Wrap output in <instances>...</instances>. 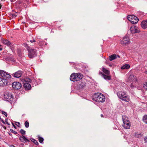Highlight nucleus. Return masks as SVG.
<instances>
[{
	"label": "nucleus",
	"mask_w": 147,
	"mask_h": 147,
	"mask_svg": "<svg viewBox=\"0 0 147 147\" xmlns=\"http://www.w3.org/2000/svg\"><path fill=\"white\" fill-rule=\"evenodd\" d=\"M12 86L14 89L18 90L22 87V85L19 82H14L12 83Z\"/></svg>",
	"instance_id": "nucleus-7"
},
{
	"label": "nucleus",
	"mask_w": 147,
	"mask_h": 147,
	"mask_svg": "<svg viewBox=\"0 0 147 147\" xmlns=\"http://www.w3.org/2000/svg\"><path fill=\"white\" fill-rule=\"evenodd\" d=\"M101 117H103V115L102 114H101Z\"/></svg>",
	"instance_id": "nucleus-54"
},
{
	"label": "nucleus",
	"mask_w": 147,
	"mask_h": 147,
	"mask_svg": "<svg viewBox=\"0 0 147 147\" xmlns=\"http://www.w3.org/2000/svg\"><path fill=\"white\" fill-rule=\"evenodd\" d=\"M130 40L128 37L125 36L123 37L122 40L121 41V43L122 44L126 45L129 44L130 43Z\"/></svg>",
	"instance_id": "nucleus-10"
},
{
	"label": "nucleus",
	"mask_w": 147,
	"mask_h": 147,
	"mask_svg": "<svg viewBox=\"0 0 147 147\" xmlns=\"http://www.w3.org/2000/svg\"><path fill=\"white\" fill-rule=\"evenodd\" d=\"M30 42H31V43H32V42H33V41H32V40H30Z\"/></svg>",
	"instance_id": "nucleus-48"
},
{
	"label": "nucleus",
	"mask_w": 147,
	"mask_h": 147,
	"mask_svg": "<svg viewBox=\"0 0 147 147\" xmlns=\"http://www.w3.org/2000/svg\"><path fill=\"white\" fill-rule=\"evenodd\" d=\"M142 119H147V115H146L144 116Z\"/></svg>",
	"instance_id": "nucleus-35"
},
{
	"label": "nucleus",
	"mask_w": 147,
	"mask_h": 147,
	"mask_svg": "<svg viewBox=\"0 0 147 147\" xmlns=\"http://www.w3.org/2000/svg\"><path fill=\"white\" fill-rule=\"evenodd\" d=\"M20 140L22 142H24L25 141V142H30V141L27 139L25 136H23L22 137H20L19 138Z\"/></svg>",
	"instance_id": "nucleus-19"
},
{
	"label": "nucleus",
	"mask_w": 147,
	"mask_h": 147,
	"mask_svg": "<svg viewBox=\"0 0 147 147\" xmlns=\"http://www.w3.org/2000/svg\"><path fill=\"white\" fill-rule=\"evenodd\" d=\"M15 125H17V126L19 127V125H20V123L19 122H16L15 123Z\"/></svg>",
	"instance_id": "nucleus-33"
},
{
	"label": "nucleus",
	"mask_w": 147,
	"mask_h": 147,
	"mask_svg": "<svg viewBox=\"0 0 147 147\" xmlns=\"http://www.w3.org/2000/svg\"><path fill=\"white\" fill-rule=\"evenodd\" d=\"M13 17H16V15H13Z\"/></svg>",
	"instance_id": "nucleus-47"
},
{
	"label": "nucleus",
	"mask_w": 147,
	"mask_h": 147,
	"mask_svg": "<svg viewBox=\"0 0 147 147\" xmlns=\"http://www.w3.org/2000/svg\"><path fill=\"white\" fill-rule=\"evenodd\" d=\"M99 74L100 75H102V74H103V73L101 71H100L99 72Z\"/></svg>",
	"instance_id": "nucleus-40"
},
{
	"label": "nucleus",
	"mask_w": 147,
	"mask_h": 147,
	"mask_svg": "<svg viewBox=\"0 0 147 147\" xmlns=\"http://www.w3.org/2000/svg\"><path fill=\"white\" fill-rule=\"evenodd\" d=\"M24 86L26 90H30L31 87L30 85L28 83H24Z\"/></svg>",
	"instance_id": "nucleus-18"
},
{
	"label": "nucleus",
	"mask_w": 147,
	"mask_h": 147,
	"mask_svg": "<svg viewBox=\"0 0 147 147\" xmlns=\"http://www.w3.org/2000/svg\"><path fill=\"white\" fill-rule=\"evenodd\" d=\"M130 31L132 34H134L140 32L139 28L136 26L131 27L130 28Z\"/></svg>",
	"instance_id": "nucleus-12"
},
{
	"label": "nucleus",
	"mask_w": 147,
	"mask_h": 147,
	"mask_svg": "<svg viewBox=\"0 0 147 147\" xmlns=\"http://www.w3.org/2000/svg\"><path fill=\"white\" fill-rule=\"evenodd\" d=\"M102 77L104 79L106 80H110L111 79V76L107 75H106L102 74Z\"/></svg>",
	"instance_id": "nucleus-21"
},
{
	"label": "nucleus",
	"mask_w": 147,
	"mask_h": 147,
	"mask_svg": "<svg viewBox=\"0 0 147 147\" xmlns=\"http://www.w3.org/2000/svg\"><path fill=\"white\" fill-rule=\"evenodd\" d=\"M32 41H33V42H35L36 41L34 39L33 40H32Z\"/></svg>",
	"instance_id": "nucleus-50"
},
{
	"label": "nucleus",
	"mask_w": 147,
	"mask_h": 147,
	"mask_svg": "<svg viewBox=\"0 0 147 147\" xmlns=\"http://www.w3.org/2000/svg\"><path fill=\"white\" fill-rule=\"evenodd\" d=\"M28 55L30 58H33L34 57L37 55L36 50L34 49H28Z\"/></svg>",
	"instance_id": "nucleus-5"
},
{
	"label": "nucleus",
	"mask_w": 147,
	"mask_h": 147,
	"mask_svg": "<svg viewBox=\"0 0 147 147\" xmlns=\"http://www.w3.org/2000/svg\"><path fill=\"white\" fill-rule=\"evenodd\" d=\"M124 117H125V116H123V118H122V119L123 120L124 119H125V118Z\"/></svg>",
	"instance_id": "nucleus-45"
},
{
	"label": "nucleus",
	"mask_w": 147,
	"mask_h": 147,
	"mask_svg": "<svg viewBox=\"0 0 147 147\" xmlns=\"http://www.w3.org/2000/svg\"><path fill=\"white\" fill-rule=\"evenodd\" d=\"M102 71L106 74L109 75L110 74V71L104 68L102 69Z\"/></svg>",
	"instance_id": "nucleus-23"
},
{
	"label": "nucleus",
	"mask_w": 147,
	"mask_h": 147,
	"mask_svg": "<svg viewBox=\"0 0 147 147\" xmlns=\"http://www.w3.org/2000/svg\"><path fill=\"white\" fill-rule=\"evenodd\" d=\"M12 124L13 126L14 127L15 129H16V127L15 126V125H14V123H12Z\"/></svg>",
	"instance_id": "nucleus-39"
},
{
	"label": "nucleus",
	"mask_w": 147,
	"mask_h": 147,
	"mask_svg": "<svg viewBox=\"0 0 147 147\" xmlns=\"http://www.w3.org/2000/svg\"><path fill=\"white\" fill-rule=\"evenodd\" d=\"M127 18L131 23L134 24H136L139 20L138 18L137 17L133 15L128 16Z\"/></svg>",
	"instance_id": "nucleus-4"
},
{
	"label": "nucleus",
	"mask_w": 147,
	"mask_h": 147,
	"mask_svg": "<svg viewBox=\"0 0 147 147\" xmlns=\"http://www.w3.org/2000/svg\"><path fill=\"white\" fill-rule=\"evenodd\" d=\"M4 97L8 100H11V99H12V95L11 93L8 92H6L4 94Z\"/></svg>",
	"instance_id": "nucleus-13"
},
{
	"label": "nucleus",
	"mask_w": 147,
	"mask_h": 147,
	"mask_svg": "<svg viewBox=\"0 0 147 147\" xmlns=\"http://www.w3.org/2000/svg\"><path fill=\"white\" fill-rule=\"evenodd\" d=\"M24 46L26 47V48L28 50V49H30V47L28 45V44H24Z\"/></svg>",
	"instance_id": "nucleus-28"
},
{
	"label": "nucleus",
	"mask_w": 147,
	"mask_h": 147,
	"mask_svg": "<svg viewBox=\"0 0 147 147\" xmlns=\"http://www.w3.org/2000/svg\"><path fill=\"white\" fill-rule=\"evenodd\" d=\"M83 77V75L80 73L72 74L70 76V79L71 81L74 82L81 79Z\"/></svg>",
	"instance_id": "nucleus-3"
},
{
	"label": "nucleus",
	"mask_w": 147,
	"mask_h": 147,
	"mask_svg": "<svg viewBox=\"0 0 147 147\" xmlns=\"http://www.w3.org/2000/svg\"><path fill=\"white\" fill-rule=\"evenodd\" d=\"M10 131L13 133H14L15 134H18L17 132L13 130V129H10Z\"/></svg>",
	"instance_id": "nucleus-30"
},
{
	"label": "nucleus",
	"mask_w": 147,
	"mask_h": 147,
	"mask_svg": "<svg viewBox=\"0 0 147 147\" xmlns=\"http://www.w3.org/2000/svg\"><path fill=\"white\" fill-rule=\"evenodd\" d=\"M3 127V126L2 125H1ZM3 128H4L5 129H6V128L5 126H3Z\"/></svg>",
	"instance_id": "nucleus-51"
},
{
	"label": "nucleus",
	"mask_w": 147,
	"mask_h": 147,
	"mask_svg": "<svg viewBox=\"0 0 147 147\" xmlns=\"http://www.w3.org/2000/svg\"><path fill=\"white\" fill-rule=\"evenodd\" d=\"M145 73L147 74V71H145Z\"/></svg>",
	"instance_id": "nucleus-49"
},
{
	"label": "nucleus",
	"mask_w": 147,
	"mask_h": 147,
	"mask_svg": "<svg viewBox=\"0 0 147 147\" xmlns=\"http://www.w3.org/2000/svg\"><path fill=\"white\" fill-rule=\"evenodd\" d=\"M118 97L122 100L127 102L130 101V99L127 94L124 92L120 91L117 93Z\"/></svg>",
	"instance_id": "nucleus-1"
},
{
	"label": "nucleus",
	"mask_w": 147,
	"mask_h": 147,
	"mask_svg": "<svg viewBox=\"0 0 147 147\" xmlns=\"http://www.w3.org/2000/svg\"><path fill=\"white\" fill-rule=\"evenodd\" d=\"M34 143L36 145H38V143L37 142V141L35 140Z\"/></svg>",
	"instance_id": "nucleus-36"
},
{
	"label": "nucleus",
	"mask_w": 147,
	"mask_h": 147,
	"mask_svg": "<svg viewBox=\"0 0 147 147\" xmlns=\"http://www.w3.org/2000/svg\"><path fill=\"white\" fill-rule=\"evenodd\" d=\"M1 5L0 4V9H1Z\"/></svg>",
	"instance_id": "nucleus-53"
},
{
	"label": "nucleus",
	"mask_w": 147,
	"mask_h": 147,
	"mask_svg": "<svg viewBox=\"0 0 147 147\" xmlns=\"http://www.w3.org/2000/svg\"><path fill=\"white\" fill-rule=\"evenodd\" d=\"M25 83H30L31 81V80L28 78H26L24 79Z\"/></svg>",
	"instance_id": "nucleus-24"
},
{
	"label": "nucleus",
	"mask_w": 147,
	"mask_h": 147,
	"mask_svg": "<svg viewBox=\"0 0 147 147\" xmlns=\"http://www.w3.org/2000/svg\"><path fill=\"white\" fill-rule=\"evenodd\" d=\"M2 42L5 45L11 48L13 47V44L7 40L3 39L2 40Z\"/></svg>",
	"instance_id": "nucleus-9"
},
{
	"label": "nucleus",
	"mask_w": 147,
	"mask_h": 147,
	"mask_svg": "<svg viewBox=\"0 0 147 147\" xmlns=\"http://www.w3.org/2000/svg\"><path fill=\"white\" fill-rule=\"evenodd\" d=\"M3 77L6 78H11V76L8 73L4 71L3 74Z\"/></svg>",
	"instance_id": "nucleus-17"
},
{
	"label": "nucleus",
	"mask_w": 147,
	"mask_h": 147,
	"mask_svg": "<svg viewBox=\"0 0 147 147\" xmlns=\"http://www.w3.org/2000/svg\"><path fill=\"white\" fill-rule=\"evenodd\" d=\"M135 136V137L138 138H139V137H141L142 136V135L141 134V133L137 132L136 133Z\"/></svg>",
	"instance_id": "nucleus-25"
},
{
	"label": "nucleus",
	"mask_w": 147,
	"mask_h": 147,
	"mask_svg": "<svg viewBox=\"0 0 147 147\" xmlns=\"http://www.w3.org/2000/svg\"><path fill=\"white\" fill-rule=\"evenodd\" d=\"M86 83L85 82H82L79 84V88H84L86 86Z\"/></svg>",
	"instance_id": "nucleus-20"
},
{
	"label": "nucleus",
	"mask_w": 147,
	"mask_h": 147,
	"mask_svg": "<svg viewBox=\"0 0 147 147\" xmlns=\"http://www.w3.org/2000/svg\"><path fill=\"white\" fill-rule=\"evenodd\" d=\"M10 147H16L15 146L13 145H12L10 146Z\"/></svg>",
	"instance_id": "nucleus-46"
},
{
	"label": "nucleus",
	"mask_w": 147,
	"mask_h": 147,
	"mask_svg": "<svg viewBox=\"0 0 147 147\" xmlns=\"http://www.w3.org/2000/svg\"><path fill=\"white\" fill-rule=\"evenodd\" d=\"M144 140L145 142L147 143V137H145L144 138Z\"/></svg>",
	"instance_id": "nucleus-38"
},
{
	"label": "nucleus",
	"mask_w": 147,
	"mask_h": 147,
	"mask_svg": "<svg viewBox=\"0 0 147 147\" xmlns=\"http://www.w3.org/2000/svg\"><path fill=\"white\" fill-rule=\"evenodd\" d=\"M128 81L129 82H133L131 84V86L132 87H134V86L133 85L134 84L136 83L137 82V80L136 78L134 75L131 74L129 76L128 78Z\"/></svg>",
	"instance_id": "nucleus-6"
},
{
	"label": "nucleus",
	"mask_w": 147,
	"mask_h": 147,
	"mask_svg": "<svg viewBox=\"0 0 147 147\" xmlns=\"http://www.w3.org/2000/svg\"><path fill=\"white\" fill-rule=\"evenodd\" d=\"M20 132L22 134H25L26 131L23 129H22L20 130Z\"/></svg>",
	"instance_id": "nucleus-29"
},
{
	"label": "nucleus",
	"mask_w": 147,
	"mask_h": 147,
	"mask_svg": "<svg viewBox=\"0 0 147 147\" xmlns=\"http://www.w3.org/2000/svg\"><path fill=\"white\" fill-rule=\"evenodd\" d=\"M144 122L146 124H147V120H143Z\"/></svg>",
	"instance_id": "nucleus-43"
},
{
	"label": "nucleus",
	"mask_w": 147,
	"mask_h": 147,
	"mask_svg": "<svg viewBox=\"0 0 147 147\" xmlns=\"http://www.w3.org/2000/svg\"><path fill=\"white\" fill-rule=\"evenodd\" d=\"M109 66H112V65L111 64H109Z\"/></svg>",
	"instance_id": "nucleus-55"
},
{
	"label": "nucleus",
	"mask_w": 147,
	"mask_h": 147,
	"mask_svg": "<svg viewBox=\"0 0 147 147\" xmlns=\"http://www.w3.org/2000/svg\"><path fill=\"white\" fill-rule=\"evenodd\" d=\"M2 50V49L1 48H0V50Z\"/></svg>",
	"instance_id": "nucleus-56"
},
{
	"label": "nucleus",
	"mask_w": 147,
	"mask_h": 147,
	"mask_svg": "<svg viewBox=\"0 0 147 147\" xmlns=\"http://www.w3.org/2000/svg\"><path fill=\"white\" fill-rule=\"evenodd\" d=\"M5 124L6 123L7 124L9 125H10V123L8 122L7 120H5Z\"/></svg>",
	"instance_id": "nucleus-37"
},
{
	"label": "nucleus",
	"mask_w": 147,
	"mask_h": 147,
	"mask_svg": "<svg viewBox=\"0 0 147 147\" xmlns=\"http://www.w3.org/2000/svg\"><path fill=\"white\" fill-rule=\"evenodd\" d=\"M142 27L144 29L147 28V20L143 21L141 24Z\"/></svg>",
	"instance_id": "nucleus-15"
},
{
	"label": "nucleus",
	"mask_w": 147,
	"mask_h": 147,
	"mask_svg": "<svg viewBox=\"0 0 147 147\" xmlns=\"http://www.w3.org/2000/svg\"><path fill=\"white\" fill-rule=\"evenodd\" d=\"M123 126L124 128L126 129H128L129 128L131 125L130 122L129 120H123Z\"/></svg>",
	"instance_id": "nucleus-8"
},
{
	"label": "nucleus",
	"mask_w": 147,
	"mask_h": 147,
	"mask_svg": "<svg viewBox=\"0 0 147 147\" xmlns=\"http://www.w3.org/2000/svg\"><path fill=\"white\" fill-rule=\"evenodd\" d=\"M4 71L0 70V76L3 77V74L4 73Z\"/></svg>",
	"instance_id": "nucleus-31"
},
{
	"label": "nucleus",
	"mask_w": 147,
	"mask_h": 147,
	"mask_svg": "<svg viewBox=\"0 0 147 147\" xmlns=\"http://www.w3.org/2000/svg\"><path fill=\"white\" fill-rule=\"evenodd\" d=\"M119 56L118 55L113 54L109 56V60L111 61L115 59L117 57L119 58Z\"/></svg>",
	"instance_id": "nucleus-16"
},
{
	"label": "nucleus",
	"mask_w": 147,
	"mask_h": 147,
	"mask_svg": "<svg viewBox=\"0 0 147 147\" xmlns=\"http://www.w3.org/2000/svg\"><path fill=\"white\" fill-rule=\"evenodd\" d=\"M93 99L97 102H103L105 101V97L103 94L99 93L95 94L93 96Z\"/></svg>",
	"instance_id": "nucleus-2"
},
{
	"label": "nucleus",
	"mask_w": 147,
	"mask_h": 147,
	"mask_svg": "<svg viewBox=\"0 0 147 147\" xmlns=\"http://www.w3.org/2000/svg\"><path fill=\"white\" fill-rule=\"evenodd\" d=\"M31 140L32 141V142H33L35 140L34 139H33V138H32L31 139Z\"/></svg>",
	"instance_id": "nucleus-42"
},
{
	"label": "nucleus",
	"mask_w": 147,
	"mask_h": 147,
	"mask_svg": "<svg viewBox=\"0 0 147 147\" xmlns=\"http://www.w3.org/2000/svg\"><path fill=\"white\" fill-rule=\"evenodd\" d=\"M2 113L5 116L7 117V114L6 112L4 111H2Z\"/></svg>",
	"instance_id": "nucleus-32"
},
{
	"label": "nucleus",
	"mask_w": 147,
	"mask_h": 147,
	"mask_svg": "<svg viewBox=\"0 0 147 147\" xmlns=\"http://www.w3.org/2000/svg\"><path fill=\"white\" fill-rule=\"evenodd\" d=\"M2 122L4 124H5V121H4V120H1Z\"/></svg>",
	"instance_id": "nucleus-41"
},
{
	"label": "nucleus",
	"mask_w": 147,
	"mask_h": 147,
	"mask_svg": "<svg viewBox=\"0 0 147 147\" xmlns=\"http://www.w3.org/2000/svg\"><path fill=\"white\" fill-rule=\"evenodd\" d=\"M8 84V81L5 79L0 78V86H3Z\"/></svg>",
	"instance_id": "nucleus-11"
},
{
	"label": "nucleus",
	"mask_w": 147,
	"mask_h": 147,
	"mask_svg": "<svg viewBox=\"0 0 147 147\" xmlns=\"http://www.w3.org/2000/svg\"><path fill=\"white\" fill-rule=\"evenodd\" d=\"M9 135H11V133H9Z\"/></svg>",
	"instance_id": "nucleus-52"
},
{
	"label": "nucleus",
	"mask_w": 147,
	"mask_h": 147,
	"mask_svg": "<svg viewBox=\"0 0 147 147\" xmlns=\"http://www.w3.org/2000/svg\"><path fill=\"white\" fill-rule=\"evenodd\" d=\"M130 67V66L129 64H126L122 66L121 67V69H129Z\"/></svg>",
	"instance_id": "nucleus-22"
},
{
	"label": "nucleus",
	"mask_w": 147,
	"mask_h": 147,
	"mask_svg": "<svg viewBox=\"0 0 147 147\" xmlns=\"http://www.w3.org/2000/svg\"><path fill=\"white\" fill-rule=\"evenodd\" d=\"M25 126L26 127L28 128L29 126V123L27 121H26L24 123Z\"/></svg>",
	"instance_id": "nucleus-27"
},
{
	"label": "nucleus",
	"mask_w": 147,
	"mask_h": 147,
	"mask_svg": "<svg viewBox=\"0 0 147 147\" xmlns=\"http://www.w3.org/2000/svg\"><path fill=\"white\" fill-rule=\"evenodd\" d=\"M22 74V71H18L14 74L13 76L16 78H19L21 77Z\"/></svg>",
	"instance_id": "nucleus-14"
},
{
	"label": "nucleus",
	"mask_w": 147,
	"mask_h": 147,
	"mask_svg": "<svg viewBox=\"0 0 147 147\" xmlns=\"http://www.w3.org/2000/svg\"><path fill=\"white\" fill-rule=\"evenodd\" d=\"M106 63H107V61H106Z\"/></svg>",
	"instance_id": "nucleus-57"
},
{
	"label": "nucleus",
	"mask_w": 147,
	"mask_h": 147,
	"mask_svg": "<svg viewBox=\"0 0 147 147\" xmlns=\"http://www.w3.org/2000/svg\"><path fill=\"white\" fill-rule=\"evenodd\" d=\"M143 87L144 89L147 90V83H146V84H144Z\"/></svg>",
	"instance_id": "nucleus-34"
},
{
	"label": "nucleus",
	"mask_w": 147,
	"mask_h": 147,
	"mask_svg": "<svg viewBox=\"0 0 147 147\" xmlns=\"http://www.w3.org/2000/svg\"><path fill=\"white\" fill-rule=\"evenodd\" d=\"M18 2L19 4H20L22 3V1H19Z\"/></svg>",
	"instance_id": "nucleus-44"
},
{
	"label": "nucleus",
	"mask_w": 147,
	"mask_h": 147,
	"mask_svg": "<svg viewBox=\"0 0 147 147\" xmlns=\"http://www.w3.org/2000/svg\"><path fill=\"white\" fill-rule=\"evenodd\" d=\"M43 140L44 139L40 137H38V140L40 143H41L43 142Z\"/></svg>",
	"instance_id": "nucleus-26"
},
{
	"label": "nucleus",
	"mask_w": 147,
	"mask_h": 147,
	"mask_svg": "<svg viewBox=\"0 0 147 147\" xmlns=\"http://www.w3.org/2000/svg\"><path fill=\"white\" fill-rule=\"evenodd\" d=\"M37 147L36 146V147Z\"/></svg>",
	"instance_id": "nucleus-58"
}]
</instances>
